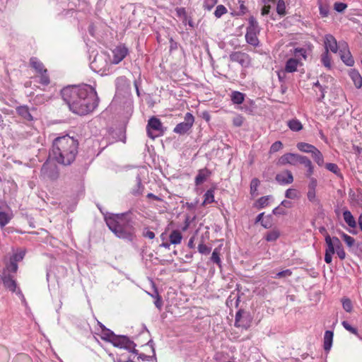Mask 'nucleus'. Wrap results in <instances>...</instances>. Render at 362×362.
Wrapping results in <instances>:
<instances>
[{"label":"nucleus","instance_id":"obj_22","mask_svg":"<svg viewBox=\"0 0 362 362\" xmlns=\"http://www.w3.org/2000/svg\"><path fill=\"white\" fill-rule=\"evenodd\" d=\"M298 60L294 58H290L287 60L285 66V71L287 73H293L297 70Z\"/></svg>","mask_w":362,"mask_h":362},{"label":"nucleus","instance_id":"obj_17","mask_svg":"<svg viewBox=\"0 0 362 362\" xmlns=\"http://www.w3.org/2000/svg\"><path fill=\"white\" fill-rule=\"evenodd\" d=\"M2 281L4 286L12 292H15L16 289V282L12 279L9 274L3 273Z\"/></svg>","mask_w":362,"mask_h":362},{"label":"nucleus","instance_id":"obj_59","mask_svg":"<svg viewBox=\"0 0 362 362\" xmlns=\"http://www.w3.org/2000/svg\"><path fill=\"white\" fill-rule=\"evenodd\" d=\"M314 86H316L317 88H319V90H320V95L319 96V98L318 100H322L324 98H325V93L326 92L325 91V88H323L319 83V81H317L315 83H314L313 84Z\"/></svg>","mask_w":362,"mask_h":362},{"label":"nucleus","instance_id":"obj_11","mask_svg":"<svg viewBox=\"0 0 362 362\" xmlns=\"http://www.w3.org/2000/svg\"><path fill=\"white\" fill-rule=\"evenodd\" d=\"M251 319L249 315H246L243 310H239L235 315V326L247 329L250 326Z\"/></svg>","mask_w":362,"mask_h":362},{"label":"nucleus","instance_id":"obj_34","mask_svg":"<svg viewBox=\"0 0 362 362\" xmlns=\"http://www.w3.org/2000/svg\"><path fill=\"white\" fill-rule=\"evenodd\" d=\"M12 218V214L5 211H0V226L4 227Z\"/></svg>","mask_w":362,"mask_h":362},{"label":"nucleus","instance_id":"obj_12","mask_svg":"<svg viewBox=\"0 0 362 362\" xmlns=\"http://www.w3.org/2000/svg\"><path fill=\"white\" fill-rule=\"evenodd\" d=\"M300 155L292 153H287L281 156L278 161L277 165H285L286 164H290L292 165H296L298 164V160Z\"/></svg>","mask_w":362,"mask_h":362},{"label":"nucleus","instance_id":"obj_53","mask_svg":"<svg viewBox=\"0 0 362 362\" xmlns=\"http://www.w3.org/2000/svg\"><path fill=\"white\" fill-rule=\"evenodd\" d=\"M217 2L218 0H205L204 2V8L208 11H211Z\"/></svg>","mask_w":362,"mask_h":362},{"label":"nucleus","instance_id":"obj_23","mask_svg":"<svg viewBox=\"0 0 362 362\" xmlns=\"http://www.w3.org/2000/svg\"><path fill=\"white\" fill-rule=\"evenodd\" d=\"M136 185L132 189V194L134 196H139L143 194L144 187L139 175L136 176Z\"/></svg>","mask_w":362,"mask_h":362},{"label":"nucleus","instance_id":"obj_1","mask_svg":"<svg viewBox=\"0 0 362 362\" xmlns=\"http://www.w3.org/2000/svg\"><path fill=\"white\" fill-rule=\"evenodd\" d=\"M61 95L69 110L78 115H88L93 112L98 104L95 88L87 84L66 87L62 90Z\"/></svg>","mask_w":362,"mask_h":362},{"label":"nucleus","instance_id":"obj_50","mask_svg":"<svg viewBox=\"0 0 362 362\" xmlns=\"http://www.w3.org/2000/svg\"><path fill=\"white\" fill-rule=\"evenodd\" d=\"M283 148V144L278 141L274 142L270 147L269 152L271 153H276Z\"/></svg>","mask_w":362,"mask_h":362},{"label":"nucleus","instance_id":"obj_20","mask_svg":"<svg viewBox=\"0 0 362 362\" xmlns=\"http://www.w3.org/2000/svg\"><path fill=\"white\" fill-rule=\"evenodd\" d=\"M17 113L27 121L33 120V117L27 106H20L16 108Z\"/></svg>","mask_w":362,"mask_h":362},{"label":"nucleus","instance_id":"obj_61","mask_svg":"<svg viewBox=\"0 0 362 362\" xmlns=\"http://www.w3.org/2000/svg\"><path fill=\"white\" fill-rule=\"evenodd\" d=\"M156 298L154 302V304L156 308H158L159 310H160L163 306V301H162V299H161L160 296H159L158 291L156 289Z\"/></svg>","mask_w":362,"mask_h":362},{"label":"nucleus","instance_id":"obj_63","mask_svg":"<svg viewBox=\"0 0 362 362\" xmlns=\"http://www.w3.org/2000/svg\"><path fill=\"white\" fill-rule=\"evenodd\" d=\"M308 199L311 202H315L317 201L315 196V190H309L307 194Z\"/></svg>","mask_w":362,"mask_h":362},{"label":"nucleus","instance_id":"obj_5","mask_svg":"<svg viewBox=\"0 0 362 362\" xmlns=\"http://www.w3.org/2000/svg\"><path fill=\"white\" fill-rule=\"evenodd\" d=\"M110 65V57L105 53L97 54L90 64L93 71L101 75L107 74Z\"/></svg>","mask_w":362,"mask_h":362},{"label":"nucleus","instance_id":"obj_44","mask_svg":"<svg viewBox=\"0 0 362 362\" xmlns=\"http://www.w3.org/2000/svg\"><path fill=\"white\" fill-rule=\"evenodd\" d=\"M341 302L343 308L348 313L351 312L353 306L351 300L349 298H342Z\"/></svg>","mask_w":362,"mask_h":362},{"label":"nucleus","instance_id":"obj_46","mask_svg":"<svg viewBox=\"0 0 362 362\" xmlns=\"http://www.w3.org/2000/svg\"><path fill=\"white\" fill-rule=\"evenodd\" d=\"M270 196L262 197L257 200V204L259 208H264L269 204V200L270 199Z\"/></svg>","mask_w":362,"mask_h":362},{"label":"nucleus","instance_id":"obj_10","mask_svg":"<svg viewBox=\"0 0 362 362\" xmlns=\"http://www.w3.org/2000/svg\"><path fill=\"white\" fill-rule=\"evenodd\" d=\"M230 60L233 62H237L242 66L247 67L250 64V56L242 52H232L229 56Z\"/></svg>","mask_w":362,"mask_h":362},{"label":"nucleus","instance_id":"obj_3","mask_svg":"<svg viewBox=\"0 0 362 362\" xmlns=\"http://www.w3.org/2000/svg\"><path fill=\"white\" fill-rule=\"evenodd\" d=\"M109 229L118 238L132 240L135 229L127 214H112L105 218Z\"/></svg>","mask_w":362,"mask_h":362},{"label":"nucleus","instance_id":"obj_35","mask_svg":"<svg viewBox=\"0 0 362 362\" xmlns=\"http://www.w3.org/2000/svg\"><path fill=\"white\" fill-rule=\"evenodd\" d=\"M220 250H221V249L219 247H216L214 250L211 257V260L214 263L216 264L219 267V268H221V257H220Z\"/></svg>","mask_w":362,"mask_h":362},{"label":"nucleus","instance_id":"obj_14","mask_svg":"<svg viewBox=\"0 0 362 362\" xmlns=\"http://www.w3.org/2000/svg\"><path fill=\"white\" fill-rule=\"evenodd\" d=\"M325 52H329V50L334 53H337L338 51V45L335 37L330 35H326L325 37Z\"/></svg>","mask_w":362,"mask_h":362},{"label":"nucleus","instance_id":"obj_56","mask_svg":"<svg viewBox=\"0 0 362 362\" xmlns=\"http://www.w3.org/2000/svg\"><path fill=\"white\" fill-rule=\"evenodd\" d=\"M335 252L338 255L339 258L340 259H344L346 257V253L344 250L343 246L341 243L340 242L339 247H337Z\"/></svg>","mask_w":362,"mask_h":362},{"label":"nucleus","instance_id":"obj_43","mask_svg":"<svg viewBox=\"0 0 362 362\" xmlns=\"http://www.w3.org/2000/svg\"><path fill=\"white\" fill-rule=\"evenodd\" d=\"M227 13L226 8L223 5H218L214 11V15L216 18H221L223 14Z\"/></svg>","mask_w":362,"mask_h":362},{"label":"nucleus","instance_id":"obj_30","mask_svg":"<svg viewBox=\"0 0 362 362\" xmlns=\"http://www.w3.org/2000/svg\"><path fill=\"white\" fill-rule=\"evenodd\" d=\"M245 99V95L239 91H233L231 94V100L234 104H242Z\"/></svg>","mask_w":362,"mask_h":362},{"label":"nucleus","instance_id":"obj_38","mask_svg":"<svg viewBox=\"0 0 362 362\" xmlns=\"http://www.w3.org/2000/svg\"><path fill=\"white\" fill-rule=\"evenodd\" d=\"M214 202V191L211 189H208L204 194V200L203 205L211 204Z\"/></svg>","mask_w":362,"mask_h":362},{"label":"nucleus","instance_id":"obj_39","mask_svg":"<svg viewBox=\"0 0 362 362\" xmlns=\"http://www.w3.org/2000/svg\"><path fill=\"white\" fill-rule=\"evenodd\" d=\"M321 62L325 67L328 69L331 68V58L329 57V52H324L322 54Z\"/></svg>","mask_w":362,"mask_h":362},{"label":"nucleus","instance_id":"obj_64","mask_svg":"<svg viewBox=\"0 0 362 362\" xmlns=\"http://www.w3.org/2000/svg\"><path fill=\"white\" fill-rule=\"evenodd\" d=\"M273 214L274 215H284L286 214V211L284 209L279 206L273 209Z\"/></svg>","mask_w":362,"mask_h":362},{"label":"nucleus","instance_id":"obj_62","mask_svg":"<svg viewBox=\"0 0 362 362\" xmlns=\"http://www.w3.org/2000/svg\"><path fill=\"white\" fill-rule=\"evenodd\" d=\"M310 179V182H309V184H308V189L309 190H315L316 189V187L317 185V180L315 178H309Z\"/></svg>","mask_w":362,"mask_h":362},{"label":"nucleus","instance_id":"obj_13","mask_svg":"<svg viewBox=\"0 0 362 362\" xmlns=\"http://www.w3.org/2000/svg\"><path fill=\"white\" fill-rule=\"evenodd\" d=\"M128 53L127 48L124 45H119L112 50V60L111 64H117L122 62Z\"/></svg>","mask_w":362,"mask_h":362},{"label":"nucleus","instance_id":"obj_31","mask_svg":"<svg viewBox=\"0 0 362 362\" xmlns=\"http://www.w3.org/2000/svg\"><path fill=\"white\" fill-rule=\"evenodd\" d=\"M288 126L291 130L293 132H298L303 129V124L297 119H293L288 122Z\"/></svg>","mask_w":362,"mask_h":362},{"label":"nucleus","instance_id":"obj_27","mask_svg":"<svg viewBox=\"0 0 362 362\" xmlns=\"http://www.w3.org/2000/svg\"><path fill=\"white\" fill-rule=\"evenodd\" d=\"M297 148L299 151L304 153H312L316 147L312 144L305 142H299L297 144Z\"/></svg>","mask_w":362,"mask_h":362},{"label":"nucleus","instance_id":"obj_36","mask_svg":"<svg viewBox=\"0 0 362 362\" xmlns=\"http://www.w3.org/2000/svg\"><path fill=\"white\" fill-rule=\"evenodd\" d=\"M325 168L327 170L333 173L337 176H338L339 177H342V175L340 172V169L337 164L329 163L325 165Z\"/></svg>","mask_w":362,"mask_h":362},{"label":"nucleus","instance_id":"obj_32","mask_svg":"<svg viewBox=\"0 0 362 362\" xmlns=\"http://www.w3.org/2000/svg\"><path fill=\"white\" fill-rule=\"evenodd\" d=\"M313 160L317 163L319 166L324 165V157L322 153L316 148L312 153Z\"/></svg>","mask_w":362,"mask_h":362},{"label":"nucleus","instance_id":"obj_24","mask_svg":"<svg viewBox=\"0 0 362 362\" xmlns=\"http://www.w3.org/2000/svg\"><path fill=\"white\" fill-rule=\"evenodd\" d=\"M209 171L206 168L200 170L195 177V184L197 185L202 184L209 176Z\"/></svg>","mask_w":362,"mask_h":362},{"label":"nucleus","instance_id":"obj_8","mask_svg":"<svg viewBox=\"0 0 362 362\" xmlns=\"http://www.w3.org/2000/svg\"><path fill=\"white\" fill-rule=\"evenodd\" d=\"M194 122V117L190 112H187L184 117V122L177 124L173 132L180 135L185 134L192 129Z\"/></svg>","mask_w":362,"mask_h":362},{"label":"nucleus","instance_id":"obj_7","mask_svg":"<svg viewBox=\"0 0 362 362\" xmlns=\"http://www.w3.org/2000/svg\"><path fill=\"white\" fill-rule=\"evenodd\" d=\"M162 127V123L159 119L155 117H151L146 127L148 136L153 139L159 136L163 133Z\"/></svg>","mask_w":362,"mask_h":362},{"label":"nucleus","instance_id":"obj_58","mask_svg":"<svg viewBox=\"0 0 362 362\" xmlns=\"http://www.w3.org/2000/svg\"><path fill=\"white\" fill-rule=\"evenodd\" d=\"M347 7V5L344 3L341 2H336L334 3V8L337 12L344 11Z\"/></svg>","mask_w":362,"mask_h":362},{"label":"nucleus","instance_id":"obj_16","mask_svg":"<svg viewBox=\"0 0 362 362\" xmlns=\"http://www.w3.org/2000/svg\"><path fill=\"white\" fill-rule=\"evenodd\" d=\"M340 242V240L337 237L331 238L329 235H327L325 236V243L327 245L325 252L334 254L337 247H339Z\"/></svg>","mask_w":362,"mask_h":362},{"label":"nucleus","instance_id":"obj_15","mask_svg":"<svg viewBox=\"0 0 362 362\" xmlns=\"http://www.w3.org/2000/svg\"><path fill=\"white\" fill-rule=\"evenodd\" d=\"M275 180L280 185H288L293 182V176L290 170H284L276 175Z\"/></svg>","mask_w":362,"mask_h":362},{"label":"nucleus","instance_id":"obj_45","mask_svg":"<svg viewBox=\"0 0 362 362\" xmlns=\"http://www.w3.org/2000/svg\"><path fill=\"white\" fill-rule=\"evenodd\" d=\"M259 180L257 178H253L250 182V193L251 194H255L257 192V188L259 185Z\"/></svg>","mask_w":362,"mask_h":362},{"label":"nucleus","instance_id":"obj_57","mask_svg":"<svg viewBox=\"0 0 362 362\" xmlns=\"http://www.w3.org/2000/svg\"><path fill=\"white\" fill-rule=\"evenodd\" d=\"M244 118L241 115L235 116L233 119V124L235 127H241L243 124Z\"/></svg>","mask_w":362,"mask_h":362},{"label":"nucleus","instance_id":"obj_47","mask_svg":"<svg viewBox=\"0 0 362 362\" xmlns=\"http://www.w3.org/2000/svg\"><path fill=\"white\" fill-rule=\"evenodd\" d=\"M25 256V252L23 250H18L16 253L13 254V255L11 257L12 261L15 262H18L21 261Z\"/></svg>","mask_w":362,"mask_h":362},{"label":"nucleus","instance_id":"obj_4","mask_svg":"<svg viewBox=\"0 0 362 362\" xmlns=\"http://www.w3.org/2000/svg\"><path fill=\"white\" fill-rule=\"evenodd\" d=\"M102 328V339L111 342L113 346L121 349H124L128 351L133 349L134 353H137L135 349L136 344L134 342L129 339L124 335H116L112 331L107 329L103 325L100 323Z\"/></svg>","mask_w":362,"mask_h":362},{"label":"nucleus","instance_id":"obj_48","mask_svg":"<svg viewBox=\"0 0 362 362\" xmlns=\"http://www.w3.org/2000/svg\"><path fill=\"white\" fill-rule=\"evenodd\" d=\"M341 238L349 247H352L354 245L355 240L353 237L343 233L341 235Z\"/></svg>","mask_w":362,"mask_h":362},{"label":"nucleus","instance_id":"obj_49","mask_svg":"<svg viewBox=\"0 0 362 362\" xmlns=\"http://www.w3.org/2000/svg\"><path fill=\"white\" fill-rule=\"evenodd\" d=\"M298 163L303 165L306 168L313 165L311 160L308 157L301 155L299 158Z\"/></svg>","mask_w":362,"mask_h":362},{"label":"nucleus","instance_id":"obj_51","mask_svg":"<svg viewBox=\"0 0 362 362\" xmlns=\"http://www.w3.org/2000/svg\"><path fill=\"white\" fill-rule=\"evenodd\" d=\"M40 83L42 85H48L49 83V76L47 74V70H44L42 73H40Z\"/></svg>","mask_w":362,"mask_h":362},{"label":"nucleus","instance_id":"obj_9","mask_svg":"<svg viewBox=\"0 0 362 362\" xmlns=\"http://www.w3.org/2000/svg\"><path fill=\"white\" fill-rule=\"evenodd\" d=\"M339 48L341 59L346 65L352 66L354 64V60L349 49L348 45L346 42L340 43Z\"/></svg>","mask_w":362,"mask_h":362},{"label":"nucleus","instance_id":"obj_40","mask_svg":"<svg viewBox=\"0 0 362 362\" xmlns=\"http://www.w3.org/2000/svg\"><path fill=\"white\" fill-rule=\"evenodd\" d=\"M276 12L278 14L283 16L286 13V5L284 0H279L276 5Z\"/></svg>","mask_w":362,"mask_h":362},{"label":"nucleus","instance_id":"obj_26","mask_svg":"<svg viewBox=\"0 0 362 362\" xmlns=\"http://www.w3.org/2000/svg\"><path fill=\"white\" fill-rule=\"evenodd\" d=\"M170 242L173 245H178L181 243L182 235L177 230H173L169 235Z\"/></svg>","mask_w":362,"mask_h":362},{"label":"nucleus","instance_id":"obj_2","mask_svg":"<svg viewBox=\"0 0 362 362\" xmlns=\"http://www.w3.org/2000/svg\"><path fill=\"white\" fill-rule=\"evenodd\" d=\"M78 141L68 135L57 137L52 141L50 156L59 164L71 165L78 153Z\"/></svg>","mask_w":362,"mask_h":362},{"label":"nucleus","instance_id":"obj_55","mask_svg":"<svg viewBox=\"0 0 362 362\" xmlns=\"http://www.w3.org/2000/svg\"><path fill=\"white\" fill-rule=\"evenodd\" d=\"M292 274V272L290 269H286L281 272H279L276 274L274 278L281 279L284 277L290 276Z\"/></svg>","mask_w":362,"mask_h":362},{"label":"nucleus","instance_id":"obj_37","mask_svg":"<svg viewBox=\"0 0 362 362\" xmlns=\"http://www.w3.org/2000/svg\"><path fill=\"white\" fill-rule=\"evenodd\" d=\"M280 233L279 230H272L270 231H268L267 234L265 235V239L268 242H273L278 239L279 237Z\"/></svg>","mask_w":362,"mask_h":362},{"label":"nucleus","instance_id":"obj_6","mask_svg":"<svg viewBox=\"0 0 362 362\" xmlns=\"http://www.w3.org/2000/svg\"><path fill=\"white\" fill-rule=\"evenodd\" d=\"M40 177L46 180H56L59 177V170L56 164L52 162H45L40 170Z\"/></svg>","mask_w":362,"mask_h":362},{"label":"nucleus","instance_id":"obj_21","mask_svg":"<svg viewBox=\"0 0 362 362\" xmlns=\"http://www.w3.org/2000/svg\"><path fill=\"white\" fill-rule=\"evenodd\" d=\"M248 24L246 32L259 33L260 28L258 22L254 16H250L248 18Z\"/></svg>","mask_w":362,"mask_h":362},{"label":"nucleus","instance_id":"obj_42","mask_svg":"<svg viewBox=\"0 0 362 362\" xmlns=\"http://www.w3.org/2000/svg\"><path fill=\"white\" fill-rule=\"evenodd\" d=\"M341 325L342 326L344 327V328L349 331V332L355 334L356 336H358V330L355 327H353L348 322L346 321H343L341 322Z\"/></svg>","mask_w":362,"mask_h":362},{"label":"nucleus","instance_id":"obj_28","mask_svg":"<svg viewBox=\"0 0 362 362\" xmlns=\"http://www.w3.org/2000/svg\"><path fill=\"white\" fill-rule=\"evenodd\" d=\"M343 216L345 222L351 228H355L356 226V221L352 216L351 213L349 210H345L343 213Z\"/></svg>","mask_w":362,"mask_h":362},{"label":"nucleus","instance_id":"obj_29","mask_svg":"<svg viewBox=\"0 0 362 362\" xmlns=\"http://www.w3.org/2000/svg\"><path fill=\"white\" fill-rule=\"evenodd\" d=\"M30 66L35 69L39 74L46 70L44 69V66L41 62H40L37 58L32 57L30 59Z\"/></svg>","mask_w":362,"mask_h":362},{"label":"nucleus","instance_id":"obj_41","mask_svg":"<svg viewBox=\"0 0 362 362\" xmlns=\"http://www.w3.org/2000/svg\"><path fill=\"white\" fill-rule=\"evenodd\" d=\"M285 197L288 199H295L298 197V192L295 189H288L285 192Z\"/></svg>","mask_w":362,"mask_h":362},{"label":"nucleus","instance_id":"obj_25","mask_svg":"<svg viewBox=\"0 0 362 362\" xmlns=\"http://www.w3.org/2000/svg\"><path fill=\"white\" fill-rule=\"evenodd\" d=\"M258 34L259 33H256L246 32V34H245L246 42L248 44H250L254 47H257L259 43V41L257 37Z\"/></svg>","mask_w":362,"mask_h":362},{"label":"nucleus","instance_id":"obj_18","mask_svg":"<svg viewBox=\"0 0 362 362\" xmlns=\"http://www.w3.org/2000/svg\"><path fill=\"white\" fill-rule=\"evenodd\" d=\"M334 333L332 331L327 330L324 335V344L323 347L325 351H330L332 346Z\"/></svg>","mask_w":362,"mask_h":362},{"label":"nucleus","instance_id":"obj_54","mask_svg":"<svg viewBox=\"0 0 362 362\" xmlns=\"http://www.w3.org/2000/svg\"><path fill=\"white\" fill-rule=\"evenodd\" d=\"M6 270L9 272H16L18 270V264L14 261L10 260V263L6 265Z\"/></svg>","mask_w":362,"mask_h":362},{"label":"nucleus","instance_id":"obj_60","mask_svg":"<svg viewBox=\"0 0 362 362\" xmlns=\"http://www.w3.org/2000/svg\"><path fill=\"white\" fill-rule=\"evenodd\" d=\"M294 54L296 57L301 56L304 59L306 58V50L303 48H296L294 49Z\"/></svg>","mask_w":362,"mask_h":362},{"label":"nucleus","instance_id":"obj_33","mask_svg":"<svg viewBox=\"0 0 362 362\" xmlns=\"http://www.w3.org/2000/svg\"><path fill=\"white\" fill-rule=\"evenodd\" d=\"M132 351H133V349H132L129 351L132 352V354H134V355L130 356L129 357H128L127 358L126 361H127V362H139L140 359H141L142 361H145V360H148V358H149V356H147L146 355H145L144 354H139L138 356H136V355L138 354V352L134 353Z\"/></svg>","mask_w":362,"mask_h":362},{"label":"nucleus","instance_id":"obj_52","mask_svg":"<svg viewBox=\"0 0 362 362\" xmlns=\"http://www.w3.org/2000/svg\"><path fill=\"white\" fill-rule=\"evenodd\" d=\"M198 251L201 254L208 255L211 252V247H208L207 245H204V243H200L198 245Z\"/></svg>","mask_w":362,"mask_h":362},{"label":"nucleus","instance_id":"obj_19","mask_svg":"<svg viewBox=\"0 0 362 362\" xmlns=\"http://www.w3.org/2000/svg\"><path fill=\"white\" fill-rule=\"evenodd\" d=\"M349 77L352 80L356 88L362 86V77L359 72L356 69H351L349 73Z\"/></svg>","mask_w":362,"mask_h":362}]
</instances>
